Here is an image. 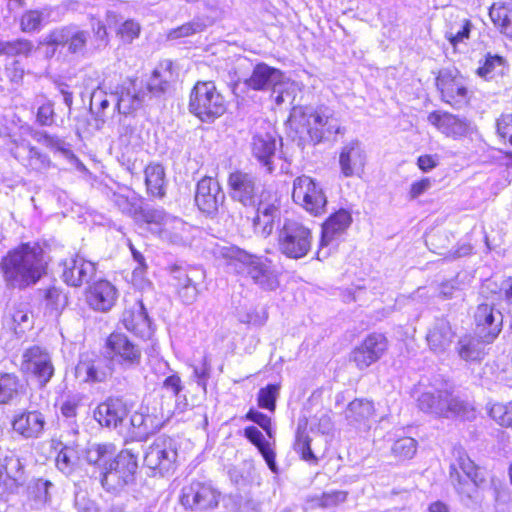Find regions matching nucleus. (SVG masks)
<instances>
[{"label": "nucleus", "instance_id": "15", "mask_svg": "<svg viewBox=\"0 0 512 512\" xmlns=\"http://www.w3.org/2000/svg\"><path fill=\"white\" fill-rule=\"evenodd\" d=\"M177 459V450L173 439L166 436L157 437L148 446L144 454V463L151 470L161 475L173 469Z\"/></svg>", "mask_w": 512, "mask_h": 512}, {"label": "nucleus", "instance_id": "31", "mask_svg": "<svg viewBox=\"0 0 512 512\" xmlns=\"http://www.w3.org/2000/svg\"><path fill=\"white\" fill-rule=\"evenodd\" d=\"M117 290L106 280H100L90 286L87 293V302L89 306L100 312L109 311L116 302Z\"/></svg>", "mask_w": 512, "mask_h": 512}, {"label": "nucleus", "instance_id": "30", "mask_svg": "<svg viewBox=\"0 0 512 512\" xmlns=\"http://www.w3.org/2000/svg\"><path fill=\"white\" fill-rule=\"evenodd\" d=\"M129 413L126 402L118 397H110L100 403L94 411L95 420L104 427L117 428Z\"/></svg>", "mask_w": 512, "mask_h": 512}, {"label": "nucleus", "instance_id": "24", "mask_svg": "<svg viewBox=\"0 0 512 512\" xmlns=\"http://www.w3.org/2000/svg\"><path fill=\"white\" fill-rule=\"evenodd\" d=\"M280 221V200L275 194H261L257 213L253 220L254 230L263 237L271 235L275 222Z\"/></svg>", "mask_w": 512, "mask_h": 512}, {"label": "nucleus", "instance_id": "17", "mask_svg": "<svg viewBox=\"0 0 512 512\" xmlns=\"http://www.w3.org/2000/svg\"><path fill=\"white\" fill-rule=\"evenodd\" d=\"M203 278L199 268L174 265L170 268V285L184 304H192L198 295L197 281Z\"/></svg>", "mask_w": 512, "mask_h": 512}, {"label": "nucleus", "instance_id": "29", "mask_svg": "<svg viewBox=\"0 0 512 512\" xmlns=\"http://www.w3.org/2000/svg\"><path fill=\"white\" fill-rule=\"evenodd\" d=\"M62 266V279L71 287H80L89 283L96 273L95 264L80 256L64 260Z\"/></svg>", "mask_w": 512, "mask_h": 512}, {"label": "nucleus", "instance_id": "32", "mask_svg": "<svg viewBox=\"0 0 512 512\" xmlns=\"http://www.w3.org/2000/svg\"><path fill=\"white\" fill-rule=\"evenodd\" d=\"M11 153L26 168L35 172H44L51 166L47 155L42 154L37 148L26 142L16 145Z\"/></svg>", "mask_w": 512, "mask_h": 512}, {"label": "nucleus", "instance_id": "21", "mask_svg": "<svg viewBox=\"0 0 512 512\" xmlns=\"http://www.w3.org/2000/svg\"><path fill=\"white\" fill-rule=\"evenodd\" d=\"M224 200L225 194L216 179L205 176L198 181L195 192V204L202 213L214 216L218 212L219 207L224 203Z\"/></svg>", "mask_w": 512, "mask_h": 512}, {"label": "nucleus", "instance_id": "9", "mask_svg": "<svg viewBox=\"0 0 512 512\" xmlns=\"http://www.w3.org/2000/svg\"><path fill=\"white\" fill-rule=\"evenodd\" d=\"M137 468V456L123 450L100 472L101 484L109 492H118L134 481Z\"/></svg>", "mask_w": 512, "mask_h": 512}, {"label": "nucleus", "instance_id": "1", "mask_svg": "<svg viewBox=\"0 0 512 512\" xmlns=\"http://www.w3.org/2000/svg\"><path fill=\"white\" fill-rule=\"evenodd\" d=\"M47 260L39 242L22 243L0 262L3 277L10 287L24 289L35 285L46 273Z\"/></svg>", "mask_w": 512, "mask_h": 512}, {"label": "nucleus", "instance_id": "62", "mask_svg": "<svg viewBox=\"0 0 512 512\" xmlns=\"http://www.w3.org/2000/svg\"><path fill=\"white\" fill-rule=\"evenodd\" d=\"M205 25L201 22H189L172 31H170L168 37L170 39H178L181 37H187L197 32L203 31Z\"/></svg>", "mask_w": 512, "mask_h": 512}, {"label": "nucleus", "instance_id": "25", "mask_svg": "<svg viewBox=\"0 0 512 512\" xmlns=\"http://www.w3.org/2000/svg\"><path fill=\"white\" fill-rule=\"evenodd\" d=\"M366 161L367 155L359 140H350L342 146L339 166L344 177L360 176L364 172Z\"/></svg>", "mask_w": 512, "mask_h": 512}, {"label": "nucleus", "instance_id": "40", "mask_svg": "<svg viewBox=\"0 0 512 512\" xmlns=\"http://www.w3.org/2000/svg\"><path fill=\"white\" fill-rule=\"evenodd\" d=\"M244 436L258 448L269 469L273 473H277L278 467L275 461V453L271 449L270 444L265 440L262 432L255 426H248L244 429Z\"/></svg>", "mask_w": 512, "mask_h": 512}, {"label": "nucleus", "instance_id": "11", "mask_svg": "<svg viewBox=\"0 0 512 512\" xmlns=\"http://www.w3.org/2000/svg\"><path fill=\"white\" fill-rule=\"evenodd\" d=\"M292 198L314 216L326 211L327 197L320 183L310 176L302 175L294 179Z\"/></svg>", "mask_w": 512, "mask_h": 512}, {"label": "nucleus", "instance_id": "3", "mask_svg": "<svg viewBox=\"0 0 512 512\" xmlns=\"http://www.w3.org/2000/svg\"><path fill=\"white\" fill-rule=\"evenodd\" d=\"M289 122L297 130L302 129V131H305L313 145L342 133L339 118L328 107L316 109L294 107L290 113Z\"/></svg>", "mask_w": 512, "mask_h": 512}, {"label": "nucleus", "instance_id": "14", "mask_svg": "<svg viewBox=\"0 0 512 512\" xmlns=\"http://www.w3.org/2000/svg\"><path fill=\"white\" fill-rule=\"evenodd\" d=\"M21 369L34 376L41 386H45L54 375L50 352L38 345L28 347L22 354Z\"/></svg>", "mask_w": 512, "mask_h": 512}, {"label": "nucleus", "instance_id": "47", "mask_svg": "<svg viewBox=\"0 0 512 512\" xmlns=\"http://www.w3.org/2000/svg\"><path fill=\"white\" fill-rule=\"evenodd\" d=\"M504 63L505 60L503 57L489 53L477 68L476 74L485 80H491L503 73Z\"/></svg>", "mask_w": 512, "mask_h": 512}, {"label": "nucleus", "instance_id": "64", "mask_svg": "<svg viewBox=\"0 0 512 512\" xmlns=\"http://www.w3.org/2000/svg\"><path fill=\"white\" fill-rule=\"evenodd\" d=\"M497 133L503 139L508 138L512 145V114H503L497 120Z\"/></svg>", "mask_w": 512, "mask_h": 512}, {"label": "nucleus", "instance_id": "37", "mask_svg": "<svg viewBox=\"0 0 512 512\" xmlns=\"http://www.w3.org/2000/svg\"><path fill=\"white\" fill-rule=\"evenodd\" d=\"M87 38L88 33L86 31L77 30L71 32L69 29H61L50 35L49 43L54 45L67 44L70 52L77 53L83 50Z\"/></svg>", "mask_w": 512, "mask_h": 512}, {"label": "nucleus", "instance_id": "59", "mask_svg": "<svg viewBox=\"0 0 512 512\" xmlns=\"http://www.w3.org/2000/svg\"><path fill=\"white\" fill-rule=\"evenodd\" d=\"M139 33L140 25L134 20H126L117 30V35L124 43H131L134 39L138 38Z\"/></svg>", "mask_w": 512, "mask_h": 512}, {"label": "nucleus", "instance_id": "5", "mask_svg": "<svg viewBox=\"0 0 512 512\" xmlns=\"http://www.w3.org/2000/svg\"><path fill=\"white\" fill-rule=\"evenodd\" d=\"M450 479L466 506L477 503V488L485 482V473L464 451H457V464L450 465Z\"/></svg>", "mask_w": 512, "mask_h": 512}, {"label": "nucleus", "instance_id": "34", "mask_svg": "<svg viewBox=\"0 0 512 512\" xmlns=\"http://www.w3.org/2000/svg\"><path fill=\"white\" fill-rule=\"evenodd\" d=\"M454 332L446 319H437L429 329L426 340L434 353L445 352L452 344Z\"/></svg>", "mask_w": 512, "mask_h": 512}, {"label": "nucleus", "instance_id": "27", "mask_svg": "<svg viewBox=\"0 0 512 512\" xmlns=\"http://www.w3.org/2000/svg\"><path fill=\"white\" fill-rule=\"evenodd\" d=\"M352 216L349 211L340 209L331 214L329 218L322 225V235L320 240V248L317 251V258L319 260L328 257L329 252L324 250V247L331 244L335 239L340 237L350 226Z\"/></svg>", "mask_w": 512, "mask_h": 512}, {"label": "nucleus", "instance_id": "26", "mask_svg": "<svg viewBox=\"0 0 512 512\" xmlns=\"http://www.w3.org/2000/svg\"><path fill=\"white\" fill-rule=\"evenodd\" d=\"M11 426L22 439H39L44 434L46 419L38 410H24L14 415Z\"/></svg>", "mask_w": 512, "mask_h": 512}, {"label": "nucleus", "instance_id": "48", "mask_svg": "<svg viewBox=\"0 0 512 512\" xmlns=\"http://www.w3.org/2000/svg\"><path fill=\"white\" fill-rule=\"evenodd\" d=\"M489 15L495 26L501 33L507 37H512V9L505 6H495L490 8Z\"/></svg>", "mask_w": 512, "mask_h": 512}, {"label": "nucleus", "instance_id": "60", "mask_svg": "<svg viewBox=\"0 0 512 512\" xmlns=\"http://www.w3.org/2000/svg\"><path fill=\"white\" fill-rule=\"evenodd\" d=\"M310 430L313 432H318L322 435H328L333 430V422L328 413H321L320 415H316L310 424Z\"/></svg>", "mask_w": 512, "mask_h": 512}, {"label": "nucleus", "instance_id": "53", "mask_svg": "<svg viewBox=\"0 0 512 512\" xmlns=\"http://www.w3.org/2000/svg\"><path fill=\"white\" fill-rule=\"evenodd\" d=\"M43 21V13L39 10L25 12L20 20V27L23 32L31 33L40 30Z\"/></svg>", "mask_w": 512, "mask_h": 512}, {"label": "nucleus", "instance_id": "52", "mask_svg": "<svg viewBox=\"0 0 512 512\" xmlns=\"http://www.w3.org/2000/svg\"><path fill=\"white\" fill-rule=\"evenodd\" d=\"M279 391V384H268L266 387L261 388L257 396L258 406L269 411H274Z\"/></svg>", "mask_w": 512, "mask_h": 512}, {"label": "nucleus", "instance_id": "33", "mask_svg": "<svg viewBox=\"0 0 512 512\" xmlns=\"http://www.w3.org/2000/svg\"><path fill=\"white\" fill-rule=\"evenodd\" d=\"M252 154L253 156L267 168L269 172L274 170L272 160L275 157L277 143L273 134L257 133L252 139Z\"/></svg>", "mask_w": 512, "mask_h": 512}, {"label": "nucleus", "instance_id": "22", "mask_svg": "<svg viewBox=\"0 0 512 512\" xmlns=\"http://www.w3.org/2000/svg\"><path fill=\"white\" fill-rule=\"evenodd\" d=\"M475 333L486 343H492L502 330L503 316L493 305L479 304L475 314Z\"/></svg>", "mask_w": 512, "mask_h": 512}, {"label": "nucleus", "instance_id": "38", "mask_svg": "<svg viewBox=\"0 0 512 512\" xmlns=\"http://www.w3.org/2000/svg\"><path fill=\"white\" fill-rule=\"evenodd\" d=\"M119 119L118 137L122 145L138 146L141 142L139 120L134 115H124Z\"/></svg>", "mask_w": 512, "mask_h": 512}, {"label": "nucleus", "instance_id": "8", "mask_svg": "<svg viewBox=\"0 0 512 512\" xmlns=\"http://www.w3.org/2000/svg\"><path fill=\"white\" fill-rule=\"evenodd\" d=\"M105 349V357L114 371L132 370L141 364V348L122 332L111 333L106 339Z\"/></svg>", "mask_w": 512, "mask_h": 512}, {"label": "nucleus", "instance_id": "13", "mask_svg": "<svg viewBox=\"0 0 512 512\" xmlns=\"http://www.w3.org/2000/svg\"><path fill=\"white\" fill-rule=\"evenodd\" d=\"M119 114L129 115L139 109L147 98L145 83L138 78L126 79L110 92Z\"/></svg>", "mask_w": 512, "mask_h": 512}, {"label": "nucleus", "instance_id": "45", "mask_svg": "<svg viewBox=\"0 0 512 512\" xmlns=\"http://www.w3.org/2000/svg\"><path fill=\"white\" fill-rule=\"evenodd\" d=\"M145 181L148 192L157 197L164 195L165 172L160 164L147 166L145 169Z\"/></svg>", "mask_w": 512, "mask_h": 512}, {"label": "nucleus", "instance_id": "46", "mask_svg": "<svg viewBox=\"0 0 512 512\" xmlns=\"http://www.w3.org/2000/svg\"><path fill=\"white\" fill-rule=\"evenodd\" d=\"M78 453L72 446L65 445L57 454L56 467L66 476H71L78 467Z\"/></svg>", "mask_w": 512, "mask_h": 512}, {"label": "nucleus", "instance_id": "54", "mask_svg": "<svg viewBox=\"0 0 512 512\" xmlns=\"http://www.w3.org/2000/svg\"><path fill=\"white\" fill-rule=\"evenodd\" d=\"M211 374V363L207 356L202 358L199 365L193 366V378L203 393L207 392V382Z\"/></svg>", "mask_w": 512, "mask_h": 512}, {"label": "nucleus", "instance_id": "36", "mask_svg": "<svg viewBox=\"0 0 512 512\" xmlns=\"http://www.w3.org/2000/svg\"><path fill=\"white\" fill-rule=\"evenodd\" d=\"M374 412V405L371 401L366 399H355L348 404L345 410V418L352 426H367V423L374 415Z\"/></svg>", "mask_w": 512, "mask_h": 512}, {"label": "nucleus", "instance_id": "35", "mask_svg": "<svg viewBox=\"0 0 512 512\" xmlns=\"http://www.w3.org/2000/svg\"><path fill=\"white\" fill-rule=\"evenodd\" d=\"M173 80L172 62L169 60L161 62L159 66L154 69L149 81L145 83L147 96L149 94L159 96L164 93Z\"/></svg>", "mask_w": 512, "mask_h": 512}, {"label": "nucleus", "instance_id": "41", "mask_svg": "<svg viewBox=\"0 0 512 512\" xmlns=\"http://www.w3.org/2000/svg\"><path fill=\"white\" fill-rule=\"evenodd\" d=\"M23 475V465L13 450L0 447V478L18 482Z\"/></svg>", "mask_w": 512, "mask_h": 512}, {"label": "nucleus", "instance_id": "50", "mask_svg": "<svg viewBox=\"0 0 512 512\" xmlns=\"http://www.w3.org/2000/svg\"><path fill=\"white\" fill-rule=\"evenodd\" d=\"M417 450V442L411 437H402L394 441L391 453L399 460L411 459Z\"/></svg>", "mask_w": 512, "mask_h": 512}, {"label": "nucleus", "instance_id": "28", "mask_svg": "<svg viewBox=\"0 0 512 512\" xmlns=\"http://www.w3.org/2000/svg\"><path fill=\"white\" fill-rule=\"evenodd\" d=\"M121 323L125 329L141 338H150L153 333L151 321L141 300L125 307Z\"/></svg>", "mask_w": 512, "mask_h": 512}, {"label": "nucleus", "instance_id": "42", "mask_svg": "<svg viewBox=\"0 0 512 512\" xmlns=\"http://www.w3.org/2000/svg\"><path fill=\"white\" fill-rule=\"evenodd\" d=\"M189 225L182 219L171 217L165 222V227L158 230V235L161 239L168 241L172 244H184L187 238Z\"/></svg>", "mask_w": 512, "mask_h": 512}, {"label": "nucleus", "instance_id": "55", "mask_svg": "<svg viewBox=\"0 0 512 512\" xmlns=\"http://www.w3.org/2000/svg\"><path fill=\"white\" fill-rule=\"evenodd\" d=\"M348 493L346 491L334 490L324 492L320 497L316 498V503L319 507L329 509L338 506L347 499Z\"/></svg>", "mask_w": 512, "mask_h": 512}, {"label": "nucleus", "instance_id": "12", "mask_svg": "<svg viewBox=\"0 0 512 512\" xmlns=\"http://www.w3.org/2000/svg\"><path fill=\"white\" fill-rule=\"evenodd\" d=\"M441 100L453 108L461 109L470 101V92L464 78L457 70L443 69L436 77Z\"/></svg>", "mask_w": 512, "mask_h": 512}, {"label": "nucleus", "instance_id": "57", "mask_svg": "<svg viewBox=\"0 0 512 512\" xmlns=\"http://www.w3.org/2000/svg\"><path fill=\"white\" fill-rule=\"evenodd\" d=\"M172 216L166 214L162 209H147L143 212V218L149 225H154L151 230L158 234L161 227H165V222Z\"/></svg>", "mask_w": 512, "mask_h": 512}, {"label": "nucleus", "instance_id": "16", "mask_svg": "<svg viewBox=\"0 0 512 512\" xmlns=\"http://www.w3.org/2000/svg\"><path fill=\"white\" fill-rule=\"evenodd\" d=\"M105 356L93 352L80 355L75 367V377L82 383H101L114 373L113 367Z\"/></svg>", "mask_w": 512, "mask_h": 512}, {"label": "nucleus", "instance_id": "58", "mask_svg": "<svg viewBox=\"0 0 512 512\" xmlns=\"http://www.w3.org/2000/svg\"><path fill=\"white\" fill-rule=\"evenodd\" d=\"M39 141L47 148L55 151H59L64 155L71 153L69 144L58 136L49 135L48 133H42Z\"/></svg>", "mask_w": 512, "mask_h": 512}, {"label": "nucleus", "instance_id": "19", "mask_svg": "<svg viewBox=\"0 0 512 512\" xmlns=\"http://www.w3.org/2000/svg\"><path fill=\"white\" fill-rule=\"evenodd\" d=\"M427 121L441 134L454 140L468 136L473 130L472 122L466 117L442 110L429 113Z\"/></svg>", "mask_w": 512, "mask_h": 512}, {"label": "nucleus", "instance_id": "39", "mask_svg": "<svg viewBox=\"0 0 512 512\" xmlns=\"http://www.w3.org/2000/svg\"><path fill=\"white\" fill-rule=\"evenodd\" d=\"M486 344L477 334L475 336L465 335L459 339L456 349L461 359L478 361L485 354L484 347Z\"/></svg>", "mask_w": 512, "mask_h": 512}, {"label": "nucleus", "instance_id": "4", "mask_svg": "<svg viewBox=\"0 0 512 512\" xmlns=\"http://www.w3.org/2000/svg\"><path fill=\"white\" fill-rule=\"evenodd\" d=\"M417 404L421 411L439 417L459 416L469 418L473 411L470 404L449 390L442 387L429 386L417 396Z\"/></svg>", "mask_w": 512, "mask_h": 512}, {"label": "nucleus", "instance_id": "6", "mask_svg": "<svg viewBox=\"0 0 512 512\" xmlns=\"http://www.w3.org/2000/svg\"><path fill=\"white\" fill-rule=\"evenodd\" d=\"M189 111L202 122L211 123L226 111V101L212 81L197 82L190 93Z\"/></svg>", "mask_w": 512, "mask_h": 512}, {"label": "nucleus", "instance_id": "23", "mask_svg": "<svg viewBox=\"0 0 512 512\" xmlns=\"http://www.w3.org/2000/svg\"><path fill=\"white\" fill-rule=\"evenodd\" d=\"M228 186L233 200L244 206H254L258 197L260 185L251 173L235 171L229 175Z\"/></svg>", "mask_w": 512, "mask_h": 512}, {"label": "nucleus", "instance_id": "44", "mask_svg": "<svg viewBox=\"0 0 512 512\" xmlns=\"http://www.w3.org/2000/svg\"><path fill=\"white\" fill-rule=\"evenodd\" d=\"M23 389L15 373H0V404H9L19 397Z\"/></svg>", "mask_w": 512, "mask_h": 512}, {"label": "nucleus", "instance_id": "63", "mask_svg": "<svg viewBox=\"0 0 512 512\" xmlns=\"http://www.w3.org/2000/svg\"><path fill=\"white\" fill-rule=\"evenodd\" d=\"M151 418L148 415H145L143 412H134L130 417V424L134 429H137V434L143 435L147 434L151 425Z\"/></svg>", "mask_w": 512, "mask_h": 512}, {"label": "nucleus", "instance_id": "56", "mask_svg": "<svg viewBox=\"0 0 512 512\" xmlns=\"http://www.w3.org/2000/svg\"><path fill=\"white\" fill-rule=\"evenodd\" d=\"M52 483L48 480L37 479L30 487V494L39 505H44L50 500L49 488Z\"/></svg>", "mask_w": 512, "mask_h": 512}, {"label": "nucleus", "instance_id": "43", "mask_svg": "<svg viewBox=\"0 0 512 512\" xmlns=\"http://www.w3.org/2000/svg\"><path fill=\"white\" fill-rule=\"evenodd\" d=\"M115 446L113 444H91L85 450V459L89 464L97 466L102 471L108 463L115 458Z\"/></svg>", "mask_w": 512, "mask_h": 512}, {"label": "nucleus", "instance_id": "18", "mask_svg": "<svg viewBox=\"0 0 512 512\" xmlns=\"http://www.w3.org/2000/svg\"><path fill=\"white\" fill-rule=\"evenodd\" d=\"M284 74L265 63L257 64L249 78L245 80V85L253 90H269L277 93L275 101L281 104L285 101L282 86L285 84Z\"/></svg>", "mask_w": 512, "mask_h": 512}, {"label": "nucleus", "instance_id": "7", "mask_svg": "<svg viewBox=\"0 0 512 512\" xmlns=\"http://www.w3.org/2000/svg\"><path fill=\"white\" fill-rule=\"evenodd\" d=\"M313 236L311 230L301 222L285 219L277 233L278 250L291 259H301L311 250Z\"/></svg>", "mask_w": 512, "mask_h": 512}, {"label": "nucleus", "instance_id": "61", "mask_svg": "<svg viewBox=\"0 0 512 512\" xmlns=\"http://www.w3.org/2000/svg\"><path fill=\"white\" fill-rule=\"evenodd\" d=\"M471 27V22L465 19L463 20L460 28L456 32L453 31V28L451 29V31H448L446 33V38L453 47H456L459 43H462L469 38Z\"/></svg>", "mask_w": 512, "mask_h": 512}, {"label": "nucleus", "instance_id": "51", "mask_svg": "<svg viewBox=\"0 0 512 512\" xmlns=\"http://www.w3.org/2000/svg\"><path fill=\"white\" fill-rule=\"evenodd\" d=\"M33 48V43L27 39H17L15 41L1 42L0 55L28 56Z\"/></svg>", "mask_w": 512, "mask_h": 512}, {"label": "nucleus", "instance_id": "2", "mask_svg": "<svg viewBox=\"0 0 512 512\" xmlns=\"http://www.w3.org/2000/svg\"><path fill=\"white\" fill-rule=\"evenodd\" d=\"M215 257L229 270L251 278L264 290H275L279 286L278 275L267 258L251 255L236 246H217Z\"/></svg>", "mask_w": 512, "mask_h": 512}, {"label": "nucleus", "instance_id": "20", "mask_svg": "<svg viewBox=\"0 0 512 512\" xmlns=\"http://www.w3.org/2000/svg\"><path fill=\"white\" fill-rule=\"evenodd\" d=\"M387 349V338L381 333H372L351 352L350 359L358 369L363 370L381 359Z\"/></svg>", "mask_w": 512, "mask_h": 512}, {"label": "nucleus", "instance_id": "49", "mask_svg": "<svg viewBox=\"0 0 512 512\" xmlns=\"http://www.w3.org/2000/svg\"><path fill=\"white\" fill-rule=\"evenodd\" d=\"M294 449L301 455L303 460L313 463L317 462V458L311 449V439L305 432V427L302 428L301 424L298 425L296 432Z\"/></svg>", "mask_w": 512, "mask_h": 512}, {"label": "nucleus", "instance_id": "10", "mask_svg": "<svg viewBox=\"0 0 512 512\" xmlns=\"http://www.w3.org/2000/svg\"><path fill=\"white\" fill-rule=\"evenodd\" d=\"M220 497L221 492L211 482L193 480L183 486L180 503L187 510L203 512L215 509Z\"/></svg>", "mask_w": 512, "mask_h": 512}]
</instances>
